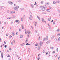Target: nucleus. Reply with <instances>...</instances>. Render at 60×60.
<instances>
[{"label": "nucleus", "instance_id": "nucleus-18", "mask_svg": "<svg viewBox=\"0 0 60 60\" xmlns=\"http://www.w3.org/2000/svg\"><path fill=\"white\" fill-rule=\"evenodd\" d=\"M12 16L14 18H15V17H16V16L13 15H12Z\"/></svg>", "mask_w": 60, "mask_h": 60}, {"label": "nucleus", "instance_id": "nucleus-62", "mask_svg": "<svg viewBox=\"0 0 60 60\" xmlns=\"http://www.w3.org/2000/svg\"><path fill=\"white\" fill-rule=\"evenodd\" d=\"M51 48V49H53V47H51V48Z\"/></svg>", "mask_w": 60, "mask_h": 60}, {"label": "nucleus", "instance_id": "nucleus-60", "mask_svg": "<svg viewBox=\"0 0 60 60\" xmlns=\"http://www.w3.org/2000/svg\"><path fill=\"white\" fill-rule=\"evenodd\" d=\"M53 20H52V21H51V22H53Z\"/></svg>", "mask_w": 60, "mask_h": 60}, {"label": "nucleus", "instance_id": "nucleus-5", "mask_svg": "<svg viewBox=\"0 0 60 60\" xmlns=\"http://www.w3.org/2000/svg\"><path fill=\"white\" fill-rule=\"evenodd\" d=\"M8 3L9 4H13V3L11 1H9L8 2Z\"/></svg>", "mask_w": 60, "mask_h": 60}, {"label": "nucleus", "instance_id": "nucleus-26", "mask_svg": "<svg viewBox=\"0 0 60 60\" xmlns=\"http://www.w3.org/2000/svg\"><path fill=\"white\" fill-rule=\"evenodd\" d=\"M36 24H37V22H36L35 23V26H36Z\"/></svg>", "mask_w": 60, "mask_h": 60}, {"label": "nucleus", "instance_id": "nucleus-32", "mask_svg": "<svg viewBox=\"0 0 60 60\" xmlns=\"http://www.w3.org/2000/svg\"><path fill=\"white\" fill-rule=\"evenodd\" d=\"M60 34H58V36H60Z\"/></svg>", "mask_w": 60, "mask_h": 60}, {"label": "nucleus", "instance_id": "nucleus-15", "mask_svg": "<svg viewBox=\"0 0 60 60\" xmlns=\"http://www.w3.org/2000/svg\"><path fill=\"white\" fill-rule=\"evenodd\" d=\"M46 5H49V3H46Z\"/></svg>", "mask_w": 60, "mask_h": 60}, {"label": "nucleus", "instance_id": "nucleus-17", "mask_svg": "<svg viewBox=\"0 0 60 60\" xmlns=\"http://www.w3.org/2000/svg\"><path fill=\"white\" fill-rule=\"evenodd\" d=\"M54 38V36H52V39H53Z\"/></svg>", "mask_w": 60, "mask_h": 60}, {"label": "nucleus", "instance_id": "nucleus-24", "mask_svg": "<svg viewBox=\"0 0 60 60\" xmlns=\"http://www.w3.org/2000/svg\"><path fill=\"white\" fill-rule=\"evenodd\" d=\"M7 56L8 57H10V55H9V54L7 55Z\"/></svg>", "mask_w": 60, "mask_h": 60}, {"label": "nucleus", "instance_id": "nucleus-21", "mask_svg": "<svg viewBox=\"0 0 60 60\" xmlns=\"http://www.w3.org/2000/svg\"><path fill=\"white\" fill-rule=\"evenodd\" d=\"M53 4H56V2L55 1H53Z\"/></svg>", "mask_w": 60, "mask_h": 60}, {"label": "nucleus", "instance_id": "nucleus-53", "mask_svg": "<svg viewBox=\"0 0 60 60\" xmlns=\"http://www.w3.org/2000/svg\"><path fill=\"white\" fill-rule=\"evenodd\" d=\"M18 20H16V21H15V22H18Z\"/></svg>", "mask_w": 60, "mask_h": 60}, {"label": "nucleus", "instance_id": "nucleus-31", "mask_svg": "<svg viewBox=\"0 0 60 60\" xmlns=\"http://www.w3.org/2000/svg\"><path fill=\"white\" fill-rule=\"evenodd\" d=\"M38 45V44H36L35 45L36 46H37Z\"/></svg>", "mask_w": 60, "mask_h": 60}, {"label": "nucleus", "instance_id": "nucleus-64", "mask_svg": "<svg viewBox=\"0 0 60 60\" xmlns=\"http://www.w3.org/2000/svg\"><path fill=\"white\" fill-rule=\"evenodd\" d=\"M53 24H55V22H53Z\"/></svg>", "mask_w": 60, "mask_h": 60}, {"label": "nucleus", "instance_id": "nucleus-45", "mask_svg": "<svg viewBox=\"0 0 60 60\" xmlns=\"http://www.w3.org/2000/svg\"><path fill=\"white\" fill-rule=\"evenodd\" d=\"M35 33H37V30H35Z\"/></svg>", "mask_w": 60, "mask_h": 60}, {"label": "nucleus", "instance_id": "nucleus-56", "mask_svg": "<svg viewBox=\"0 0 60 60\" xmlns=\"http://www.w3.org/2000/svg\"><path fill=\"white\" fill-rule=\"evenodd\" d=\"M8 34L7 33L6 34V36H8Z\"/></svg>", "mask_w": 60, "mask_h": 60}, {"label": "nucleus", "instance_id": "nucleus-25", "mask_svg": "<svg viewBox=\"0 0 60 60\" xmlns=\"http://www.w3.org/2000/svg\"><path fill=\"white\" fill-rule=\"evenodd\" d=\"M40 40H41V37H40L38 38V40L39 41H40Z\"/></svg>", "mask_w": 60, "mask_h": 60}, {"label": "nucleus", "instance_id": "nucleus-46", "mask_svg": "<svg viewBox=\"0 0 60 60\" xmlns=\"http://www.w3.org/2000/svg\"><path fill=\"white\" fill-rule=\"evenodd\" d=\"M21 46H24V45H22V44L20 45Z\"/></svg>", "mask_w": 60, "mask_h": 60}, {"label": "nucleus", "instance_id": "nucleus-14", "mask_svg": "<svg viewBox=\"0 0 60 60\" xmlns=\"http://www.w3.org/2000/svg\"><path fill=\"white\" fill-rule=\"evenodd\" d=\"M42 45V41L40 42V45L41 46Z\"/></svg>", "mask_w": 60, "mask_h": 60}, {"label": "nucleus", "instance_id": "nucleus-35", "mask_svg": "<svg viewBox=\"0 0 60 60\" xmlns=\"http://www.w3.org/2000/svg\"><path fill=\"white\" fill-rule=\"evenodd\" d=\"M28 51H29V52H30V48H29L28 49Z\"/></svg>", "mask_w": 60, "mask_h": 60}, {"label": "nucleus", "instance_id": "nucleus-37", "mask_svg": "<svg viewBox=\"0 0 60 60\" xmlns=\"http://www.w3.org/2000/svg\"><path fill=\"white\" fill-rule=\"evenodd\" d=\"M25 34H27V33H26V30L25 31Z\"/></svg>", "mask_w": 60, "mask_h": 60}, {"label": "nucleus", "instance_id": "nucleus-61", "mask_svg": "<svg viewBox=\"0 0 60 60\" xmlns=\"http://www.w3.org/2000/svg\"><path fill=\"white\" fill-rule=\"evenodd\" d=\"M4 26H3L2 28V29H4Z\"/></svg>", "mask_w": 60, "mask_h": 60}, {"label": "nucleus", "instance_id": "nucleus-59", "mask_svg": "<svg viewBox=\"0 0 60 60\" xmlns=\"http://www.w3.org/2000/svg\"><path fill=\"white\" fill-rule=\"evenodd\" d=\"M28 41V40H27L26 39V42L27 41Z\"/></svg>", "mask_w": 60, "mask_h": 60}, {"label": "nucleus", "instance_id": "nucleus-44", "mask_svg": "<svg viewBox=\"0 0 60 60\" xmlns=\"http://www.w3.org/2000/svg\"><path fill=\"white\" fill-rule=\"evenodd\" d=\"M49 8L50 9H52L51 8V7H49Z\"/></svg>", "mask_w": 60, "mask_h": 60}, {"label": "nucleus", "instance_id": "nucleus-28", "mask_svg": "<svg viewBox=\"0 0 60 60\" xmlns=\"http://www.w3.org/2000/svg\"><path fill=\"white\" fill-rule=\"evenodd\" d=\"M47 11H48V12H50V10L49 9L47 10Z\"/></svg>", "mask_w": 60, "mask_h": 60}, {"label": "nucleus", "instance_id": "nucleus-36", "mask_svg": "<svg viewBox=\"0 0 60 60\" xmlns=\"http://www.w3.org/2000/svg\"><path fill=\"white\" fill-rule=\"evenodd\" d=\"M41 4H43V1H42L41 2Z\"/></svg>", "mask_w": 60, "mask_h": 60}, {"label": "nucleus", "instance_id": "nucleus-16", "mask_svg": "<svg viewBox=\"0 0 60 60\" xmlns=\"http://www.w3.org/2000/svg\"><path fill=\"white\" fill-rule=\"evenodd\" d=\"M27 33L28 34H30V32L28 30L27 31Z\"/></svg>", "mask_w": 60, "mask_h": 60}, {"label": "nucleus", "instance_id": "nucleus-11", "mask_svg": "<svg viewBox=\"0 0 60 60\" xmlns=\"http://www.w3.org/2000/svg\"><path fill=\"white\" fill-rule=\"evenodd\" d=\"M11 13H15V11H11Z\"/></svg>", "mask_w": 60, "mask_h": 60}, {"label": "nucleus", "instance_id": "nucleus-23", "mask_svg": "<svg viewBox=\"0 0 60 60\" xmlns=\"http://www.w3.org/2000/svg\"><path fill=\"white\" fill-rule=\"evenodd\" d=\"M22 37H23V35H21L20 36V38H22Z\"/></svg>", "mask_w": 60, "mask_h": 60}, {"label": "nucleus", "instance_id": "nucleus-57", "mask_svg": "<svg viewBox=\"0 0 60 60\" xmlns=\"http://www.w3.org/2000/svg\"><path fill=\"white\" fill-rule=\"evenodd\" d=\"M36 4H37L35 3V4H34V5H36Z\"/></svg>", "mask_w": 60, "mask_h": 60}, {"label": "nucleus", "instance_id": "nucleus-29", "mask_svg": "<svg viewBox=\"0 0 60 60\" xmlns=\"http://www.w3.org/2000/svg\"><path fill=\"white\" fill-rule=\"evenodd\" d=\"M40 57H38V60H39V59H40Z\"/></svg>", "mask_w": 60, "mask_h": 60}, {"label": "nucleus", "instance_id": "nucleus-10", "mask_svg": "<svg viewBox=\"0 0 60 60\" xmlns=\"http://www.w3.org/2000/svg\"><path fill=\"white\" fill-rule=\"evenodd\" d=\"M30 6L31 7H32V8H34V5L32 4H31L30 5Z\"/></svg>", "mask_w": 60, "mask_h": 60}, {"label": "nucleus", "instance_id": "nucleus-2", "mask_svg": "<svg viewBox=\"0 0 60 60\" xmlns=\"http://www.w3.org/2000/svg\"><path fill=\"white\" fill-rule=\"evenodd\" d=\"M47 6H44L43 7L41 8V10L43 11H45V8H47Z\"/></svg>", "mask_w": 60, "mask_h": 60}, {"label": "nucleus", "instance_id": "nucleus-27", "mask_svg": "<svg viewBox=\"0 0 60 60\" xmlns=\"http://www.w3.org/2000/svg\"><path fill=\"white\" fill-rule=\"evenodd\" d=\"M40 48H41V47L40 46L38 47V50H39L40 49Z\"/></svg>", "mask_w": 60, "mask_h": 60}, {"label": "nucleus", "instance_id": "nucleus-48", "mask_svg": "<svg viewBox=\"0 0 60 60\" xmlns=\"http://www.w3.org/2000/svg\"><path fill=\"white\" fill-rule=\"evenodd\" d=\"M4 43L5 44H6V42H5V41H4Z\"/></svg>", "mask_w": 60, "mask_h": 60}, {"label": "nucleus", "instance_id": "nucleus-47", "mask_svg": "<svg viewBox=\"0 0 60 60\" xmlns=\"http://www.w3.org/2000/svg\"><path fill=\"white\" fill-rule=\"evenodd\" d=\"M11 43L12 45H13V42H12Z\"/></svg>", "mask_w": 60, "mask_h": 60}, {"label": "nucleus", "instance_id": "nucleus-13", "mask_svg": "<svg viewBox=\"0 0 60 60\" xmlns=\"http://www.w3.org/2000/svg\"><path fill=\"white\" fill-rule=\"evenodd\" d=\"M56 2L58 3H59V4L60 3V1H56Z\"/></svg>", "mask_w": 60, "mask_h": 60}, {"label": "nucleus", "instance_id": "nucleus-58", "mask_svg": "<svg viewBox=\"0 0 60 60\" xmlns=\"http://www.w3.org/2000/svg\"><path fill=\"white\" fill-rule=\"evenodd\" d=\"M56 41H57V39H56Z\"/></svg>", "mask_w": 60, "mask_h": 60}, {"label": "nucleus", "instance_id": "nucleus-1", "mask_svg": "<svg viewBox=\"0 0 60 60\" xmlns=\"http://www.w3.org/2000/svg\"><path fill=\"white\" fill-rule=\"evenodd\" d=\"M19 8V6H17L15 7L14 8V9L15 11H18L19 10L18 9Z\"/></svg>", "mask_w": 60, "mask_h": 60}, {"label": "nucleus", "instance_id": "nucleus-19", "mask_svg": "<svg viewBox=\"0 0 60 60\" xmlns=\"http://www.w3.org/2000/svg\"><path fill=\"white\" fill-rule=\"evenodd\" d=\"M31 45L30 44H28V43H27L26 44V45Z\"/></svg>", "mask_w": 60, "mask_h": 60}, {"label": "nucleus", "instance_id": "nucleus-22", "mask_svg": "<svg viewBox=\"0 0 60 60\" xmlns=\"http://www.w3.org/2000/svg\"><path fill=\"white\" fill-rule=\"evenodd\" d=\"M37 17L38 19H39V20L40 19V18L39 17H38V16H37Z\"/></svg>", "mask_w": 60, "mask_h": 60}, {"label": "nucleus", "instance_id": "nucleus-42", "mask_svg": "<svg viewBox=\"0 0 60 60\" xmlns=\"http://www.w3.org/2000/svg\"><path fill=\"white\" fill-rule=\"evenodd\" d=\"M57 31H59V29H58L57 30Z\"/></svg>", "mask_w": 60, "mask_h": 60}, {"label": "nucleus", "instance_id": "nucleus-43", "mask_svg": "<svg viewBox=\"0 0 60 60\" xmlns=\"http://www.w3.org/2000/svg\"><path fill=\"white\" fill-rule=\"evenodd\" d=\"M16 34L17 35H18V33L17 32L16 33Z\"/></svg>", "mask_w": 60, "mask_h": 60}, {"label": "nucleus", "instance_id": "nucleus-55", "mask_svg": "<svg viewBox=\"0 0 60 60\" xmlns=\"http://www.w3.org/2000/svg\"><path fill=\"white\" fill-rule=\"evenodd\" d=\"M17 22H18V23H19V21H17Z\"/></svg>", "mask_w": 60, "mask_h": 60}, {"label": "nucleus", "instance_id": "nucleus-20", "mask_svg": "<svg viewBox=\"0 0 60 60\" xmlns=\"http://www.w3.org/2000/svg\"><path fill=\"white\" fill-rule=\"evenodd\" d=\"M42 22H44V20L43 19H42Z\"/></svg>", "mask_w": 60, "mask_h": 60}, {"label": "nucleus", "instance_id": "nucleus-30", "mask_svg": "<svg viewBox=\"0 0 60 60\" xmlns=\"http://www.w3.org/2000/svg\"><path fill=\"white\" fill-rule=\"evenodd\" d=\"M12 34L14 36V35H15V34H14V32H12Z\"/></svg>", "mask_w": 60, "mask_h": 60}, {"label": "nucleus", "instance_id": "nucleus-6", "mask_svg": "<svg viewBox=\"0 0 60 60\" xmlns=\"http://www.w3.org/2000/svg\"><path fill=\"white\" fill-rule=\"evenodd\" d=\"M25 19V17H22L21 18V21H23V19Z\"/></svg>", "mask_w": 60, "mask_h": 60}, {"label": "nucleus", "instance_id": "nucleus-63", "mask_svg": "<svg viewBox=\"0 0 60 60\" xmlns=\"http://www.w3.org/2000/svg\"><path fill=\"white\" fill-rule=\"evenodd\" d=\"M19 31H21V29H19Z\"/></svg>", "mask_w": 60, "mask_h": 60}, {"label": "nucleus", "instance_id": "nucleus-38", "mask_svg": "<svg viewBox=\"0 0 60 60\" xmlns=\"http://www.w3.org/2000/svg\"><path fill=\"white\" fill-rule=\"evenodd\" d=\"M7 47V45H5V46H4V47H5V48H6V47Z\"/></svg>", "mask_w": 60, "mask_h": 60}, {"label": "nucleus", "instance_id": "nucleus-40", "mask_svg": "<svg viewBox=\"0 0 60 60\" xmlns=\"http://www.w3.org/2000/svg\"><path fill=\"white\" fill-rule=\"evenodd\" d=\"M43 7V6H40V8H41V7Z\"/></svg>", "mask_w": 60, "mask_h": 60}, {"label": "nucleus", "instance_id": "nucleus-8", "mask_svg": "<svg viewBox=\"0 0 60 60\" xmlns=\"http://www.w3.org/2000/svg\"><path fill=\"white\" fill-rule=\"evenodd\" d=\"M50 40H49L47 42H46V43H47V44L49 43H50Z\"/></svg>", "mask_w": 60, "mask_h": 60}, {"label": "nucleus", "instance_id": "nucleus-4", "mask_svg": "<svg viewBox=\"0 0 60 60\" xmlns=\"http://www.w3.org/2000/svg\"><path fill=\"white\" fill-rule=\"evenodd\" d=\"M29 19L30 20H32V16L30 15L29 18Z\"/></svg>", "mask_w": 60, "mask_h": 60}, {"label": "nucleus", "instance_id": "nucleus-54", "mask_svg": "<svg viewBox=\"0 0 60 60\" xmlns=\"http://www.w3.org/2000/svg\"><path fill=\"white\" fill-rule=\"evenodd\" d=\"M7 19H11V18H7Z\"/></svg>", "mask_w": 60, "mask_h": 60}, {"label": "nucleus", "instance_id": "nucleus-3", "mask_svg": "<svg viewBox=\"0 0 60 60\" xmlns=\"http://www.w3.org/2000/svg\"><path fill=\"white\" fill-rule=\"evenodd\" d=\"M48 40V36H46V38H44L43 41H47Z\"/></svg>", "mask_w": 60, "mask_h": 60}, {"label": "nucleus", "instance_id": "nucleus-50", "mask_svg": "<svg viewBox=\"0 0 60 60\" xmlns=\"http://www.w3.org/2000/svg\"><path fill=\"white\" fill-rule=\"evenodd\" d=\"M58 40L59 41H60V37H59V38H58Z\"/></svg>", "mask_w": 60, "mask_h": 60}, {"label": "nucleus", "instance_id": "nucleus-39", "mask_svg": "<svg viewBox=\"0 0 60 60\" xmlns=\"http://www.w3.org/2000/svg\"><path fill=\"white\" fill-rule=\"evenodd\" d=\"M9 50H11V48H9Z\"/></svg>", "mask_w": 60, "mask_h": 60}, {"label": "nucleus", "instance_id": "nucleus-33", "mask_svg": "<svg viewBox=\"0 0 60 60\" xmlns=\"http://www.w3.org/2000/svg\"><path fill=\"white\" fill-rule=\"evenodd\" d=\"M55 51H54L52 52V54H54V53H55Z\"/></svg>", "mask_w": 60, "mask_h": 60}, {"label": "nucleus", "instance_id": "nucleus-7", "mask_svg": "<svg viewBox=\"0 0 60 60\" xmlns=\"http://www.w3.org/2000/svg\"><path fill=\"white\" fill-rule=\"evenodd\" d=\"M21 27H22V29H24V25H21Z\"/></svg>", "mask_w": 60, "mask_h": 60}, {"label": "nucleus", "instance_id": "nucleus-49", "mask_svg": "<svg viewBox=\"0 0 60 60\" xmlns=\"http://www.w3.org/2000/svg\"><path fill=\"white\" fill-rule=\"evenodd\" d=\"M49 55H50V53L49 51Z\"/></svg>", "mask_w": 60, "mask_h": 60}, {"label": "nucleus", "instance_id": "nucleus-51", "mask_svg": "<svg viewBox=\"0 0 60 60\" xmlns=\"http://www.w3.org/2000/svg\"><path fill=\"white\" fill-rule=\"evenodd\" d=\"M13 41L14 42H15V40H14Z\"/></svg>", "mask_w": 60, "mask_h": 60}, {"label": "nucleus", "instance_id": "nucleus-52", "mask_svg": "<svg viewBox=\"0 0 60 60\" xmlns=\"http://www.w3.org/2000/svg\"><path fill=\"white\" fill-rule=\"evenodd\" d=\"M56 51H57V52L58 51V48H57L56 50Z\"/></svg>", "mask_w": 60, "mask_h": 60}, {"label": "nucleus", "instance_id": "nucleus-9", "mask_svg": "<svg viewBox=\"0 0 60 60\" xmlns=\"http://www.w3.org/2000/svg\"><path fill=\"white\" fill-rule=\"evenodd\" d=\"M3 53L2 52L1 53V56L2 57V58H3Z\"/></svg>", "mask_w": 60, "mask_h": 60}, {"label": "nucleus", "instance_id": "nucleus-34", "mask_svg": "<svg viewBox=\"0 0 60 60\" xmlns=\"http://www.w3.org/2000/svg\"><path fill=\"white\" fill-rule=\"evenodd\" d=\"M21 9L22 11L23 10H24V8H21Z\"/></svg>", "mask_w": 60, "mask_h": 60}, {"label": "nucleus", "instance_id": "nucleus-12", "mask_svg": "<svg viewBox=\"0 0 60 60\" xmlns=\"http://www.w3.org/2000/svg\"><path fill=\"white\" fill-rule=\"evenodd\" d=\"M51 17H49L48 19V21H50V19H51Z\"/></svg>", "mask_w": 60, "mask_h": 60}, {"label": "nucleus", "instance_id": "nucleus-41", "mask_svg": "<svg viewBox=\"0 0 60 60\" xmlns=\"http://www.w3.org/2000/svg\"><path fill=\"white\" fill-rule=\"evenodd\" d=\"M49 29H51L50 26H49Z\"/></svg>", "mask_w": 60, "mask_h": 60}]
</instances>
